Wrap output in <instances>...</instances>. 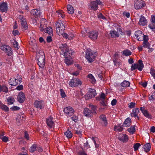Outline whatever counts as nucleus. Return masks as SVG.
I'll list each match as a JSON object with an SVG mask.
<instances>
[{"label": "nucleus", "mask_w": 155, "mask_h": 155, "mask_svg": "<svg viewBox=\"0 0 155 155\" xmlns=\"http://www.w3.org/2000/svg\"><path fill=\"white\" fill-rule=\"evenodd\" d=\"M37 147V145L36 144H34L30 147L29 151L31 152H34L36 150Z\"/></svg>", "instance_id": "nucleus-39"}, {"label": "nucleus", "mask_w": 155, "mask_h": 155, "mask_svg": "<svg viewBox=\"0 0 155 155\" xmlns=\"http://www.w3.org/2000/svg\"><path fill=\"white\" fill-rule=\"evenodd\" d=\"M21 76L18 75L16 78H11L8 81V82L11 85L16 86L19 84L22 81Z\"/></svg>", "instance_id": "nucleus-3"}, {"label": "nucleus", "mask_w": 155, "mask_h": 155, "mask_svg": "<svg viewBox=\"0 0 155 155\" xmlns=\"http://www.w3.org/2000/svg\"><path fill=\"white\" fill-rule=\"evenodd\" d=\"M110 34L112 37H118L119 35V33L115 31H110Z\"/></svg>", "instance_id": "nucleus-31"}, {"label": "nucleus", "mask_w": 155, "mask_h": 155, "mask_svg": "<svg viewBox=\"0 0 155 155\" xmlns=\"http://www.w3.org/2000/svg\"><path fill=\"white\" fill-rule=\"evenodd\" d=\"M143 115L147 118L150 119H152V117L151 115L148 112V111L147 110H145V111H143Z\"/></svg>", "instance_id": "nucleus-34"}, {"label": "nucleus", "mask_w": 155, "mask_h": 155, "mask_svg": "<svg viewBox=\"0 0 155 155\" xmlns=\"http://www.w3.org/2000/svg\"><path fill=\"white\" fill-rule=\"evenodd\" d=\"M2 141L4 142H7L8 140V137L6 136H4L1 138Z\"/></svg>", "instance_id": "nucleus-53"}, {"label": "nucleus", "mask_w": 155, "mask_h": 155, "mask_svg": "<svg viewBox=\"0 0 155 155\" xmlns=\"http://www.w3.org/2000/svg\"><path fill=\"white\" fill-rule=\"evenodd\" d=\"M100 118L103 121L102 124L106 126L107 123L105 116L104 115H101L100 116Z\"/></svg>", "instance_id": "nucleus-30"}, {"label": "nucleus", "mask_w": 155, "mask_h": 155, "mask_svg": "<svg viewBox=\"0 0 155 155\" xmlns=\"http://www.w3.org/2000/svg\"><path fill=\"white\" fill-rule=\"evenodd\" d=\"M143 67L144 66L142 61L141 60H138V64L135 63L132 64L131 70L132 71H134L136 69H137L139 71H141L142 70Z\"/></svg>", "instance_id": "nucleus-5"}, {"label": "nucleus", "mask_w": 155, "mask_h": 155, "mask_svg": "<svg viewBox=\"0 0 155 155\" xmlns=\"http://www.w3.org/2000/svg\"><path fill=\"white\" fill-rule=\"evenodd\" d=\"M132 53L130 51L128 50H125L123 51V54L125 56H129Z\"/></svg>", "instance_id": "nucleus-43"}, {"label": "nucleus", "mask_w": 155, "mask_h": 155, "mask_svg": "<svg viewBox=\"0 0 155 155\" xmlns=\"http://www.w3.org/2000/svg\"><path fill=\"white\" fill-rule=\"evenodd\" d=\"M71 119L75 122H76L78 121V118L76 115H74L71 117Z\"/></svg>", "instance_id": "nucleus-48"}, {"label": "nucleus", "mask_w": 155, "mask_h": 155, "mask_svg": "<svg viewBox=\"0 0 155 155\" xmlns=\"http://www.w3.org/2000/svg\"><path fill=\"white\" fill-rule=\"evenodd\" d=\"M57 33L60 35L63 34L65 29V26L61 21H58L56 25Z\"/></svg>", "instance_id": "nucleus-4"}, {"label": "nucleus", "mask_w": 155, "mask_h": 155, "mask_svg": "<svg viewBox=\"0 0 155 155\" xmlns=\"http://www.w3.org/2000/svg\"><path fill=\"white\" fill-rule=\"evenodd\" d=\"M128 131L130 133L133 134L135 131V126H131L129 128L127 129Z\"/></svg>", "instance_id": "nucleus-38"}, {"label": "nucleus", "mask_w": 155, "mask_h": 155, "mask_svg": "<svg viewBox=\"0 0 155 155\" xmlns=\"http://www.w3.org/2000/svg\"><path fill=\"white\" fill-rule=\"evenodd\" d=\"M97 37V32L96 31H92L89 33V37L92 39H95Z\"/></svg>", "instance_id": "nucleus-23"}, {"label": "nucleus", "mask_w": 155, "mask_h": 155, "mask_svg": "<svg viewBox=\"0 0 155 155\" xmlns=\"http://www.w3.org/2000/svg\"><path fill=\"white\" fill-rule=\"evenodd\" d=\"M47 21L45 19H42L41 20L40 26L39 28L41 31H43L46 29Z\"/></svg>", "instance_id": "nucleus-14"}, {"label": "nucleus", "mask_w": 155, "mask_h": 155, "mask_svg": "<svg viewBox=\"0 0 155 155\" xmlns=\"http://www.w3.org/2000/svg\"><path fill=\"white\" fill-rule=\"evenodd\" d=\"M81 82L79 79L73 78L70 81L69 85L71 87H73L78 85H81Z\"/></svg>", "instance_id": "nucleus-12"}, {"label": "nucleus", "mask_w": 155, "mask_h": 155, "mask_svg": "<svg viewBox=\"0 0 155 155\" xmlns=\"http://www.w3.org/2000/svg\"><path fill=\"white\" fill-rule=\"evenodd\" d=\"M96 94V91L94 89L89 88L88 92L85 96V97L86 99H91L94 97Z\"/></svg>", "instance_id": "nucleus-11"}, {"label": "nucleus", "mask_w": 155, "mask_h": 155, "mask_svg": "<svg viewBox=\"0 0 155 155\" xmlns=\"http://www.w3.org/2000/svg\"><path fill=\"white\" fill-rule=\"evenodd\" d=\"M44 31L45 33H48L49 35H52V29L51 27H48L47 28L46 30H45Z\"/></svg>", "instance_id": "nucleus-36"}, {"label": "nucleus", "mask_w": 155, "mask_h": 155, "mask_svg": "<svg viewBox=\"0 0 155 155\" xmlns=\"http://www.w3.org/2000/svg\"><path fill=\"white\" fill-rule=\"evenodd\" d=\"M15 101L14 99L12 97H10L8 98L7 100V102H8V104H13Z\"/></svg>", "instance_id": "nucleus-40"}, {"label": "nucleus", "mask_w": 155, "mask_h": 155, "mask_svg": "<svg viewBox=\"0 0 155 155\" xmlns=\"http://www.w3.org/2000/svg\"><path fill=\"white\" fill-rule=\"evenodd\" d=\"M98 18L100 19L103 20L106 19V18L101 13H99L97 14Z\"/></svg>", "instance_id": "nucleus-45"}, {"label": "nucleus", "mask_w": 155, "mask_h": 155, "mask_svg": "<svg viewBox=\"0 0 155 155\" xmlns=\"http://www.w3.org/2000/svg\"><path fill=\"white\" fill-rule=\"evenodd\" d=\"M140 113L139 109L138 108H136L135 109H133L132 112L131 113V115L132 117H137L138 120H139V117L138 114Z\"/></svg>", "instance_id": "nucleus-17"}, {"label": "nucleus", "mask_w": 155, "mask_h": 155, "mask_svg": "<svg viewBox=\"0 0 155 155\" xmlns=\"http://www.w3.org/2000/svg\"><path fill=\"white\" fill-rule=\"evenodd\" d=\"M131 124V119L129 117H128L125 120L123 124V125L124 127H127L130 126Z\"/></svg>", "instance_id": "nucleus-26"}, {"label": "nucleus", "mask_w": 155, "mask_h": 155, "mask_svg": "<svg viewBox=\"0 0 155 155\" xmlns=\"http://www.w3.org/2000/svg\"><path fill=\"white\" fill-rule=\"evenodd\" d=\"M60 91L61 92V95L62 97H65L66 95H65V92L62 89H60Z\"/></svg>", "instance_id": "nucleus-51"}, {"label": "nucleus", "mask_w": 155, "mask_h": 155, "mask_svg": "<svg viewBox=\"0 0 155 155\" xmlns=\"http://www.w3.org/2000/svg\"><path fill=\"white\" fill-rule=\"evenodd\" d=\"M150 132H155V127L153 126H152L150 128Z\"/></svg>", "instance_id": "nucleus-64"}, {"label": "nucleus", "mask_w": 155, "mask_h": 155, "mask_svg": "<svg viewBox=\"0 0 155 155\" xmlns=\"http://www.w3.org/2000/svg\"><path fill=\"white\" fill-rule=\"evenodd\" d=\"M135 103L131 102L130 104L129 107L130 108H132L135 107Z\"/></svg>", "instance_id": "nucleus-58"}, {"label": "nucleus", "mask_w": 155, "mask_h": 155, "mask_svg": "<svg viewBox=\"0 0 155 155\" xmlns=\"http://www.w3.org/2000/svg\"><path fill=\"white\" fill-rule=\"evenodd\" d=\"M13 46L15 48H17L18 49L19 48L18 47V42L15 40H14V42H13Z\"/></svg>", "instance_id": "nucleus-46"}, {"label": "nucleus", "mask_w": 155, "mask_h": 155, "mask_svg": "<svg viewBox=\"0 0 155 155\" xmlns=\"http://www.w3.org/2000/svg\"><path fill=\"white\" fill-rule=\"evenodd\" d=\"M100 103L104 106H105L107 105L106 102L103 100H101L100 101Z\"/></svg>", "instance_id": "nucleus-62"}, {"label": "nucleus", "mask_w": 155, "mask_h": 155, "mask_svg": "<svg viewBox=\"0 0 155 155\" xmlns=\"http://www.w3.org/2000/svg\"><path fill=\"white\" fill-rule=\"evenodd\" d=\"M64 135L66 137L68 138H70L72 137V134L71 131L67 130L66 132H64Z\"/></svg>", "instance_id": "nucleus-37"}, {"label": "nucleus", "mask_w": 155, "mask_h": 155, "mask_svg": "<svg viewBox=\"0 0 155 155\" xmlns=\"http://www.w3.org/2000/svg\"><path fill=\"white\" fill-rule=\"evenodd\" d=\"M67 11L70 14H72L74 13V9L71 5H68L67 6Z\"/></svg>", "instance_id": "nucleus-28"}, {"label": "nucleus", "mask_w": 155, "mask_h": 155, "mask_svg": "<svg viewBox=\"0 0 155 155\" xmlns=\"http://www.w3.org/2000/svg\"><path fill=\"white\" fill-rule=\"evenodd\" d=\"M25 99V94L22 92H20L18 94L17 100L20 103H23Z\"/></svg>", "instance_id": "nucleus-13"}, {"label": "nucleus", "mask_w": 155, "mask_h": 155, "mask_svg": "<svg viewBox=\"0 0 155 155\" xmlns=\"http://www.w3.org/2000/svg\"><path fill=\"white\" fill-rule=\"evenodd\" d=\"M0 49L3 51L7 53L8 56H11L12 54V49L7 45H2L0 47Z\"/></svg>", "instance_id": "nucleus-10"}, {"label": "nucleus", "mask_w": 155, "mask_h": 155, "mask_svg": "<svg viewBox=\"0 0 155 155\" xmlns=\"http://www.w3.org/2000/svg\"><path fill=\"white\" fill-rule=\"evenodd\" d=\"M12 33L14 36H16L18 35L19 32L18 30H16L15 31H13L12 32Z\"/></svg>", "instance_id": "nucleus-59"}, {"label": "nucleus", "mask_w": 155, "mask_h": 155, "mask_svg": "<svg viewBox=\"0 0 155 155\" xmlns=\"http://www.w3.org/2000/svg\"><path fill=\"white\" fill-rule=\"evenodd\" d=\"M36 56L38 60V64L40 68H43L45 64V56L44 52L42 51H40L37 53Z\"/></svg>", "instance_id": "nucleus-2"}, {"label": "nucleus", "mask_w": 155, "mask_h": 155, "mask_svg": "<svg viewBox=\"0 0 155 155\" xmlns=\"http://www.w3.org/2000/svg\"><path fill=\"white\" fill-rule=\"evenodd\" d=\"M13 110H18L20 109V108L16 106H14L11 108Z\"/></svg>", "instance_id": "nucleus-60"}, {"label": "nucleus", "mask_w": 155, "mask_h": 155, "mask_svg": "<svg viewBox=\"0 0 155 155\" xmlns=\"http://www.w3.org/2000/svg\"><path fill=\"white\" fill-rule=\"evenodd\" d=\"M19 116H17L16 118L17 124L18 125H20L22 123V120H21L19 119Z\"/></svg>", "instance_id": "nucleus-49"}, {"label": "nucleus", "mask_w": 155, "mask_h": 155, "mask_svg": "<svg viewBox=\"0 0 155 155\" xmlns=\"http://www.w3.org/2000/svg\"><path fill=\"white\" fill-rule=\"evenodd\" d=\"M130 83L129 81L125 80L121 84V85L124 87H127L130 86Z\"/></svg>", "instance_id": "nucleus-33"}, {"label": "nucleus", "mask_w": 155, "mask_h": 155, "mask_svg": "<svg viewBox=\"0 0 155 155\" xmlns=\"http://www.w3.org/2000/svg\"><path fill=\"white\" fill-rule=\"evenodd\" d=\"M0 106L1 108L3 110H5L6 111H7L9 110V108L6 105H5L2 104H1Z\"/></svg>", "instance_id": "nucleus-41"}, {"label": "nucleus", "mask_w": 155, "mask_h": 155, "mask_svg": "<svg viewBox=\"0 0 155 155\" xmlns=\"http://www.w3.org/2000/svg\"><path fill=\"white\" fill-rule=\"evenodd\" d=\"M57 13H58V17L59 18L61 17L64 18L65 17V15L64 14V12L62 10H59L56 11Z\"/></svg>", "instance_id": "nucleus-35"}, {"label": "nucleus", "mask_w": 155, "mask_h": 155, "mask_svg": "<svg viewBox=\"0 0 155 155\" xmlns=\"http://www.w3.org/2000/svg\"><path fill=\"white\" fill-rule=\"evenodd\" d=\"M47 41L48 42H50L52 41V39L50 35L49 36L47 37Z\"/></svg>", "instance_id": "nucleus-63"}, {"label": "nucleus", "mask_w": 155, "mask_h": 155, "mask_svg": "<svg viewBox=\"0 0 155 155\" xmlns=\"http://www.w3.org/2000/svg\"><path fill=\"white\" fill-rule=\"evenodd\" d=\"M63 111L66 115L68 117L71 116L74 114V112L73 108L70 106L64 108Z\"/></svg>", "instance_id": "nucleus-9"}, {"label": "nucleus", "mask_w": 155, "mask_h": 155, "mask_svg": "<svg viewBox=\"0 0 155 155\" xmlns=\"http://www.w3.org/2000/svg\"><path fill=\"white\" fill-rule=\"evenodd\" d=\"M25 137L27 140H29V134L27 131L25 132Z\"/></svg>", "instance_id": "nucleus-61"}, {"label": "nucleus", "mask_w": 155, "mask_h": 155, "mask_svg": "<svg viewBox=\"0 0 155 155\" xmlns=\"http://www.w3.org/2000/svg\"><path fill=\"white\" fill-rule=\"evenodd\" d=\"M147 21L146 18L143 16H141L140 18L138 24L140 25L144 26L147 24Z\"/></svg>", "instance_id": "nucleus-25"}, {"label": "nucleus", "mask_w": 155, "mask_h": 155, "mask_svg": "<svg viewBox=\"0 0 155 155\" xmlns=\"http://www.w3.org/2000/svg\"><path fill=\"white\" fill-rule=\"evenodd\" d=\"M19 18L21 20V22L22 26L23 27L25 30H26L28 27L25 20V19L22 15H20Z\"/></svg>", "instance_id": "nucleus-15"}, {"label": "nucleus", "mask_w": 155, "mask_h": 155, "mask_svg": "<svg viewBox=\"0 0 155 155\" xmlns=\"http://www.w3.org/2000/svg\"><path fill=\"white\" fill-rule=\"evenodd\" d=\"M151 145L150 143H147L145 144L143 146L144 151L146 152H149L150 149Z\"/></svg>", "instance_id": "nucleus-29"}, {"label": "nucleus", "mask_w": 155, "mask_h": 155, "mask_svg": "<svg viewBox=\"0 0 155 155\" xmlns=\"http://www.w3.org/2000/svg\"><path fill=\"white\" fill-rule=\"evenodd\" d=\"M89 106L90 107V109L91 110V111L93 113V114H96V107L93 105H91V104H89Z\"/></svg>", "instance_id": "nucleus-32"}, {"label": "nucleus", "mask_w": 155, "mask_h": 155, "mask_svg": "<svg viewBox=\"0 0 155 155\" xmlns=\"http://www.w3.org/2000/svg\"><path fill=\"white\" fill-rule=\"evenodd\" d=\"M134 7L136 9H139L145 5L144 2L142 0H134Z\"/></svg>", "instance_id": "nucleus-8"}, {"label": "nucleus", "mask_w": 155, "mask_h": 155, "mask_svg": "<svg viewBox=\"0 0 155 155\" xmlns=\"http://www.w3.org/2000/svg\"><path fill=\"white\" fill-rule=\"evenodd\" d=\"M141 146L140 144L139 143H134V145L133 147L134 150L136 151L138 150V148Z\"/></svg>", "instance_id": "nucleus-44"}, {"label": "nucleus", "mask_w": 155, "mask_h": 155, "mask_svg": "<svg viewBox=\"0 0 155 155\" xmlns=\"http://www.w3.org/2000/svg\"><path fill=\"white\" fill-rule=\"evenodd\" d=\"M95 139V137H93L92 138V140L95 145V147L96 148H98L99 147V144L96 143V140Z\"/></svg>", "instance_id": "nucleus-52"}, {"label": "nucleus", "mask_w": 155, "mask_h": 155, "mask_svg": "<svg viewBox=\"0 0 155 155\" xmlns=\"http://www.w3.org/2000/svg\"><path fill=\"white\" fill-rule=\"evenodd\" d=\"M34 106L38 108L42 109L44 108V102L42 101H36L34 103Z\"/></svg>", "instance_id": "nucleus-16"}, {"label": "nucleus", "mask_w": 155, "mask_h": 155, "mask_svg": "<svg viewBox=\"0 0 155 155\" xmlns=\"http://www.w3.org/2000/svg\"><path fill=\"white\" fill-rule=\"evenodd\" d=\"M53 117L50 116L46 120L47 124L48 126L49 127L51 128L54 126V122L52 120Z\"/></svg>", "instance_id": "nucleus-24"}, {"label": "nucleus", "mask_w": 155, "mask_h": 155, "mask_svg": "<svg viewBox=\"0 0 155 155\" xmlns=\"http://www.w3.org/2000/svg\"><path fill=\"white\" fill-rule=\"evenodd\" d=\"M118 139L123 142H126L128 140V137L125 134H121L119 135L118 137Z\"/></svg>", "instance_id": "nucleus-19"}, {"label": "nucleus", "mask_w": 155, "mask_h": 155, "mask_svg": "<svg viewBox=\"0 0 155 155\" xmlns=\"http://www.w3.org/2000/svg\"><path fill=\"white\" fill-rule=\"evenodd\" d=\"M58 49L59 50L63 53L64 56L65 58L70 57L73 53V51L66 44H60Z\"/></svg>", "instance_id": "nucleus-1"}, {"label": "nucleus", "mask_w": 155, "mask_h": 155, "mask_svg": "<svg viewBox=\"0 0 155 155\" xmlns=\"http://www.w3.org/2000/svg\"><path fill=\"white\" fill-rule=\"evenodd\" d=\"M102 3L100 0H95L92 2L90 4L89 9L94 11H96L98 8V5H102Z\"/></svg>", "instance_id": "nucleus-6"}, {"label": "nucleus", "mask_w": 155, "mask_h": 155, "mask_svg": "<svg viewBox=\"0 0 155 155\" xmlns=\"http://www.w3.org/2000/svg\"><path fill=\"white\" fill-rule=\"evenodd\" d=\"M95 57L94 53H93L91 51L88 50L86 51L85 58L89 62L91 63L93 61Z\"/></svg>", "instance_id": "nucleus-7"}, {"label": "nucleus", "mask_w": 155, "mask_h": 155, "mask_svg": "<svg viewBox=\"0 0 155 155\" xmlns=\"http://www.w3.org/2000/svg\"><path fill=\"white\" fill-rule=\"evenodd\" d=\"M153 22L149 25L148 26L150 29L153 30V29L155 28V25Z\"/></svg>", "instance_id": "nucleus-54"}, {"label": "nucleus", "mask_w": 155, "mask_h": 155, "mask_svg": "<svg viewBox=\"0 0 155 155\" xmlns=\"http://www.w3.org/2000/svg\"><path fill=\"white\" fill-rule=\"evenodd\" d=\"M23 87L22 85H18L16 89L18 91L22 90L23 89Z\"/></svg>", "instance_id": "nucleus-55"}, {"label": "nucleus", "mask_w": 155, "mask_h": 155, "mask_svg": "<svg viewBox=\"0 0 155 155\" xmlns=\"http://www.w3.org/2000/svg\"><path fill=\"white\" fill-rule=\"evenodd\" d=\"M31 13L35 18H38L40 16V10H38L37 9H35L31 10Z\"/></svg>", "instance_id": "nucleus-22"}, {"label": "nucleus", "mask_w": 155, "mask_h": 155, "mask_svg": "<svg viewBox=\"0 0 155 155\" xmlns=\"http://www.w3.org/2000/svg\"><path fill=\"white\" fill-rule=\"evenodd\" d=\"M135 35L138 41H141L143 40L144 35L141 31H137L135 32Z\"/></svg>", "instance_id": "nucleus-20"}, {"label": "nucleus", "mask_w": 155, "mask_h": 155, "mask_svg": "<svg viewBox=\"0 0 155 155\" xmlns=\"http://www.w3.org/2000/svg\"><path fill=\"white\" fill-rule=\"evenodd\" d=\"M84 115L88 117H93V114L89 109L86 108L83 110Z\"/></svg>", "instance_id": "nucleus-18"}, {"label": "nucleus", "mask_w": 155, "mask_h": 155, "mask_svg": "<svg viewBox=\"0 0 155 155\" xmlns=\"http://www.w3.org/2000/svg\"><path fill=\"white\" fill-rule=\"evenodd\" d=\"M150 73L152 76L155 79V70H151Z\"/></svg>", "instance_id": "nucleus-57"}, {"label": "nucleus", "mask_w": 155, "mask_h": 155, "mask_svg": "<svg viewBox=\"0 0 155 155\" xmlns=\"http://www.w3.org/2000/svg\"><path fill=\"white\" fill-rule=\"evenodd\" d=\"M124 127L123 124L122 125L121 124L117 125L114 127V130L119 132L122 131L123 130Z\"/></svg>", "instance_id": "nucleus-27"}, {"label": "nucleus", "mask_w": 155, "mask_h": 155, "mask_svg": "<svg viewBox=\"0 0 155 155\" xmlns=\"http://www.w3.org/2000/svg\"><path fill=\"white\" fill-rule=\"evenodd\" d=\"M0 10L2 12H6L8 10L7 4L6 2H3L0 4Z\"/></svg>", "instance_id": "nucleus-21"}, {"label": "nucleus", "mask_w": 155, "mask_h": 155, "mask_svg": "<svg viewBox=\"0 0 155 155\" xmlns=\"http://www.w3.org/2000/svg\"><path fill=\"white\" fill-rule=\"evenodd\" d=\"M71 56L70 57H68V58H65L64 59V62L67 65H71L72 64V62L69 59H68V58L70 57H71Z\"/></svg>", "instance_id": "nucleus-42"}, {"label": "nucleus", "mask_w": 155, "mask_h": 155, "mask_svg": "<svg viewBox=\"0 0 155 155\" xmlns=\"http://www.w3.org/2000/svg\"><path fill=\"white\" fill-rule=\"evenodd\" d=\"M143 44V47H149L150 45L148 43V41H144Z\"/></svg>", "instance_id": "nucleus-47"}, {"label": "nucleus", "mask_w": 155, "mask_h": 155, "mask_svg": "<svg viewBox=\"0 0 155 155\" xmlns=\"http://www.w3.org/2000/svg\"><path fill=\"white\" fill-rule=\"evenodd\" d=\"M117 102V100L115 99H114L111 101V104L112 106H114L115 105Z\"/></svg>", "instance_id": "nucleus-56"}, {"label": "nucleus", "mask_w": 155, "mask_h": 155, "mask_svg": "<svg viewBox=\"0 0 155 155\" xmlns=\"http://www.w3.org/2000/svg\"><path fill=\"white\" fill-rule=\"evenodd\" d=\"M123 15L124 16L126 17L127 18H129L130 16V14L129 12H123Z\"/></svg>", "instance_id": "nucleus-50"}]
</instances>
